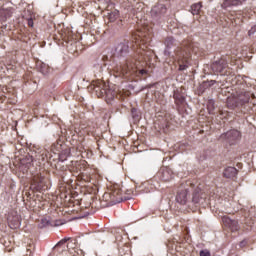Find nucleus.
Returning a JSON list of instances; mask_svg holds the SVG:
<instances>
[{"label":"nucleus","mask_w":256,"mask_h":256,"mask_svg":"<svg viewBox=\"0 0 256 256\" xmlns=\"http://www.w3.org/2000/svg\"><path fill=\"white\" fill-rule=\"evenodd\" d=\"M237 59L231 57V56H222L220 59L216 60L211 65V69L214 73H217L218 75L227 76L233 75V68L229 66L235 65V62Z\"/></svg>","instance_id":"20e7f679"},{"label":"nucleus","mask_w":256,"mask_h":256,"mask_svg":"<svg viewBox=\"0 0 256 256\" xmlns=\"http://www.w3.org/2000/svg\"><path fill=\"white\" fill-rule=\"evenodd\" d=\"M62 150H63V145H61L59 143H54L50 147L51 153H53L54 155H57V156L61 153Z\"/></svg>","instance_id":"393cba45"},{"label":"nucleus","mask_w":256,"mask_h":256,"mask_svg":"<svg viewBox=\"0 0 256 256\" xmlns=\"http://www.w3.org/2000/svg\"><path fill=\"white\" fill-rule=\"evenodd\" d=\"M239 140H241V132L235 129L227 131L219 137V141H225L229 145H235Z\"/></svg>","instance_id":"1a4fd4ad"},{"label":"nucleus","mask_w":256,"mask_h":256,"mask_svg":"<svg viewBox=\"0 0 256 256\" xmlns=\"http://www.w3.org/2000/svg\"><path fill=\"white\" fill-rule=\"evenodd\" d=\"M216 83H217V81L210 80V81H208V87H213V85H215Z\"/></svg>","instance_id":"c9c22d12"},{"label":"nucleus","mask_w":256,"mask_h":256,"mask_svg":"<svg viewBox=\"0 0 256 256\" xmlns=\"http://www.w3.org/2000/svg\"><path fill=\"white\" fill-rule=\"evenodd\" d=\"M104 95L106 96V99H108V101H113V99L117 97V92H115V90L106 88V92L104 93Z\"/></svg>","instance_id":"a878e982"},{"label":"nucleus","mask_w":256,"mask_h":256,"mask_svg":"<svg viewBox=\"0 0 256 256\" xmlns=\"http://www.w3.org/2000/svg\"><path fill=\"white\" fill-rule=\"evenodd\" d=\"M86 191L89 196L81 199V203H84L82 209H99L101 207V201L97 200V193H99V186L94 183H89L86 186Z\"/></svg>","instance_id":"39448f33"},{"label":"nucleus","mask_w":256,"mask_h":256,"mask_svg":"<svg viewBox=\"0 0 256 256\" xmlns=\"http://www.w3.org/2000/svg\"><path fill=\"white\" fill-rule=\"evenodd\" d=\"M200 256H211V252L209 250H201Z\"/></svg>","instance_id":"f704fd0d"},{"label":"nucleus","mask_w":256,"mask_h":256,"mask_svg":"<svg viewBox=\"0 0 256 256\" xmlns=\"http://www.w3.org/2000/svg\"><path fill=\"white\" fill-rule=\"evenodd\" d=\"M62 39L63 41H65L66 43H70V45H73L74 47L80 45V43L77 42V36H75V34H73V31L71 30L64 32V34L62 35Z\"/></svg>","instance_id":"a211bd4d"},{"label":"nucleus","mask_w":256,"mask_h":256,"mask_svg":"<svg viewBox=\"0 0 256 256\" xmlns=\"http://www.w3.org/2000/svg\"><path fill=\"white\" fill-rule=\"evenodd\" d=\"M232 85H235V92L227 98L226 105L228 109H236V107H243L247 105L251 99V92L247 91L245 88V80L241 76H235L232 79Z\"/></svg>","instance_id":"f03ea898"},{"label":"nucleus","mask_w":256,"mask_h":256,"mask_svg":"<svg viewBox=\"0 0 256 256\" xmlns=\"http://www.w3.org/2000/svg\"><path fill=\"white\" fill-rule=\"evenodd\" d=\"M131 116H132V119L134 120V122L139 121L141 119V112H139V110H137V108H132Z\"/></svg>","instance_id":"c85d7f7f"},{"label":"nucleus","mask_w":256,"mask_h":256,"mask_svg":"<svg viewBox=\"0 0 256 256\" xmlns=\"http://www.w3.org/2000/svg\"><path fill=\"white\" fill-rule=\"evenodd\" d=\"M78 179L80 181H84V183H91V176H89L87 173L83 172L78 175Z\"/></svg>","instance_id":"c756f323"},{"label":"nucleus","mask_w":256,"mask_h":256,"mask_svg":"<svg viewBox=\"0 0 256 256\" xmlns=\"http://www.w3.org/2000/svg\"><path fill=\"white\" fill-rule=\"evenodd\" d=\"M245 0H225L221 7L222 9H228V7H237L238 5H243Z\"/></svg>","instance_id":"412c9836"},{"label":"nucleus","mask_w":256,"mask_h":256,"mask_svg":"<svg viewBox=\"0 0 256 256\" xmlns=\"http://www.w3.org/2000/svg\"><path fill=\"white\" fill-rule=\"evenodd\" d=\"M96 93L97 97H105V93L107 90V84L103 80H96L91 83L90 86Z\"/></svg>","instance_id":"4468645a"},{"label":"nucleus","mask_w":256,"mask_h":256,"mask_svg":"<svg viewBox=\"0 0 256 256\" xmlns=\"http://www.w3.org/2000/svg\"><path fill=\"white\" fill-rule=\"evenodd\" d=\"M237 173V168L229 166L224 170L223 175L226 179H233V177H237Z\"/></svg>","instance_id":"4be33fe9"},{"label":"nucleus","mask_w":256,"mask_h":256,"mask_svg":"<svg viewBox=\"0 0 256 256\" xmlns=\"http://www.w3.org/2000/svg\"><path fill=\"white\" fill-rule=\"evenodd\" d=\"M226 24L228 26L231 27H237V25H241V23H243V15L241 14V12H233L231 14H229V16H227V18L225 19Z\"/></svg>","instance_id":"ddd939ff"},{"label":"nucleus","mask_w":256,"mask_h":256,"mask_svg":"<svg viewBox=\"0 0 256 256\" xmlns=\"http://www.w3.org/2000/svg\"><path fill=\"white\" fill-rule=\"evenodd\" d=\"M173 99L178 111H183L187 105V101L185 100L183 93L179 90L174 91Z\"/></svg>","instance_id":"dca6fc26"},{"label":"nucleus","mask_w":256,"mask_h":256,"mask_svg":"<svg viewBox=\"0 0 256 256\" xmlns=\"http://www.w3.org/2000/svg\"><path fill=\"white\" fill-rule=\"evenodd\" d=\"M35 159L40 164L41 163H51V161H55V158H53V155H51L49 153V150H47V149L38 150V152H36Z\"/></svg>","instance_id":"2eb2a0df"},{"label":"nucleus","mask_w":256,"mask_h":256,"mask_svg":"<svg viewBox=\"0 0 256 256\" xmlns=\"http://www.w3.org/2000/svg\"><path fill=\"white\" fill-rule=\"evenodd\" d=\"M102 201L107 203V205H116V203H121L123 201V190L119 185H113L105 192L102 196Z\"/></svg>","instance_id":"423d86ee"},{"label":"nucleus","mask_w":256,"mask_h":256,"mask_svg":"<svg viewBox=\"0 0 256 256\" xmlns=\"http://www.w3.org/2000/svg\"><path fill=\"white\" fill-rule=\"evenodd\" d=\"M71 155V149L69 148H62L60 153L57 155L59 161H67V158Z\"/></svg>","instance_id":"b1692460"},{"label":"nucleus","mask_w":256,"mask_h":256,"mask_svg":"<svg viewBox=\"0 0 256 256\" xmlns=\"http://www.w3.org/2000/svg\"><path fill=\"white\" fill-rule=\"evenodd\" d=\"M247 245V241L240 242V247H245Z\"/></svg>","instance_id":"4c0bfd02"},{"label":"nucleus","mask_w":256,"mask_h":256,"mask_svg":"<svg viewBox=\"0 0 256 256\" xmlns=\"http://www.w3.org/2000/svg\"><path fill=\"white\" fill-rule=\"evenodd\" d=\"M31 190L38 191H47L49 189V177H47V173L36 174L31 182Z\"/></svg>","instance_id":"0eeeda50"},{"label":"nucleus","mask_w":256,"mask_h":256,"mask_svg":"<svg viewBox=\"0 0 256 256\" xmlns=\"http://www.w3.org/2000/svg\"><path fill=\"white\" fill-rule=\"evenodd\" d=\"M164 45H166V47L171 48L173 47V45H175V39L173 37H167L164 41Z\"/></svg>","instance_id":"7c9ffc66"},{"label":"nucleus","mask_w":256,"mask_h":256,"mask_svg":"<svg viewBox=\"0 0 256 256\" xmlns=\"http://www.w3.org/2000/svg\"><path fill=\"white\" fill-rule=\"evenodd\" d=\"M201 201V194L199 192H194L192 196V202L197 204Z\"/></svg>","instance_id":"72a5a7b5"},{"label":"nucleus","mask_w":256,"mask_h":256,"mask_svg":"<svg viewBox=\"0 0 256 256\" xmlns=\"http://www.w3.org/2000/svg\"><path fill=\"white\" fill-rule=\"evenodd\" d=\"M188 195H189V187L187 186V184H182L178 188V192L176 195L177 203H180V205H185L187 203Z\"/></svg>","instance_id":"f8f14e48"},{"label":"nucleus","mask_w":256,"mask_h":256,"mask_svg":"<svg viewBox=\"0 0 256 256\" xmlns=\"http://www.w3.org/2000/svg\"><path fill=\"white\" fill-rule=\"evenodd\" d=\"M165 13H167V7H165L163 4H157L151 10V17L158 21V19L165 16Z\"/></svg>","instance_id":"f3484780"},{"label":"nucleus","mask_w":256,"mask_h":256,"mask_svg":"<svg viewBox=\"0 0 256 256\" xmlns=\"http://www.w3.org/2000/svg\"><path fill=\"white\" fill-rule=\"evenodd\" d=\"M153 39V28L144 24L132 35L131 40H124L118 44L116 50L121 57L127 58L113 68L115 77H133L135 75H145L147 71L143 69L151 61L153 51L147 50V46ZM130 53V54H129Z\"/></svg>","instance_id":"f257e3e1"},{"label":"nucleus","mask_w":256,"mask_h":256,"mask_svg":"<svg viewBox=\"0 0 256 256\" xmlns=\"http://www.w3.org/2000/svg\"><path fill=\"white\" fill-rule=\"evenodd\" d=\"M8 225H9L10 229H19V227L21 225V220L19 219V217L17 215L9 216L8 217Z\"/></svg>","instance_id":"aec40b11"},{"label":"nucleus","mask_w":256,"mask_h":256,"mask_svg":"<svg viewBox=\"0 0 256 256\" xmlns=\"http://www.w3.org/2000/svg\"><path fill=\"white\" fill-rule=\"evenodd\" d=\"M117 19H119V11L115 10L108 14V20L110 21V23H115Z\"/></svg>","instance_id":"cd10ccee"},{"label":"nucleus","mask_w":256,"mask_h":256,"mask_svg":"<svg viewBox=\"0 0 256 256\" xmlns=\"http://www.w3.org/2000/svg\"><path fill=\"white\" fill-rule=\"evenodd\" d=\"M248 37H250V39H256V25L252 26L251 29L248 30Z\"/></svg>","instance_id":"2f4dec72"},{"label":"nucleus","mask_w":256,"mask_h":256,"mask_svg":"<svg viewBox=\"0 0 256 256\" xmlns=\"http://www.w3.org/2000/svg\"><path fill=\"white\" fill-rule=\"evenodd\" d=\"M36 66H37V69L40 71V73H42V75H47L49 71H51V68L49 67V65H47L42 61H38Z\"/></svg>","instance_id":"5701e85b"},{"label":"nucleus","mask_w":256,"mask_h":256,"mask_svg":"<svg viewBox=\"0 0 256 256\" xmlns=\"http://www.w3.org/2000/svg\"><path fill=\"white\" fill-rule=\"evenodd\" d=\"M69 171L77 175V177H79L81 173L87 171V162L85 160L75 162L72 161V164L69 167Z\"/></svg>","instance_id":"9b49d317"},{"label":"nucleus","mask_w":256,"mask_h":256,"mask_svg":"<svg viewBox=\"0 0 256 256\" xmlns=\"http://www.w3.org/2000/svg\"><path fill=\"white\" fill-rule=\"evenodd\" d=\"M77 248V240L75 239H63L60 242L57 243V245L54 247L56 251H59L60 253H63V251H68V253H72Z\"/></svg>","instance_id":"6e6552de"},{"label":"nucleus","mask_w":256,"mask_h":256,"mask_svg":"<svg viewBox=\"0 0 256 256\" xmlns=\"http://www.w3.org/2000/svg\"><path fill=\"white\" fill-rule=\"evenodd\" d=\"M158 177L160 181L167 183V181H171L173 179V173L168 168H161L158 172Z\"/></svg>","instance_id":"6ab92c4d"},{"label":"nucleus","mask_w":256,"mask_h":256,"mask_svg":"<svg viewBox=\"0 0 256 256\" xmlns=\"http://www.w3.org/2000/svg\"><path fill=\"white\" fill-rule=\"evenodd\" d=\"M222 223L230 233H237V235L241 233V224H239V221L223 216Z\"/></svg>","instance_id":"9d476101"},{"label":"nucleus","mask_w":256,"mask_h":256,"mask_svg":"<svg viewBox=\"0 0 256 256\" xmlns=\"http://www.w3.org/2000/svg\"><path fill=\"white\" fill-rule=\"evenodd\" d=\"M220 115H223V112H222V111H220Z\"/></svg>","instance_id":"ea45409f"},{"label":"nucleus","mask_w":256,"mask_h":256,"mask_svg":"<svg viewBox=\"0 0 256 256\" xmlns=\"http://www.w3.org/2000/svg\"><path fill=\"white\" fill-rule=\"evenodd\" d=\"M201 7H203V5H201V2L193 4L191 6V13H192V15H199V13H201Z\"/></svg>","instance_id":"bb28decb"},{"label":"nucleus","mask_w":256,"mask_h":256,"mask_svg":"<svg viewBox=\"0 0 256 256\" xmlns=\"http://www.w3.org/2000/svg\"><path fill=\"white\" fill-rule=\"evenodd\" d=\"M28 26L33 27V19L28 20Z\"/></svg>","instance_id":"e433bc0d"},{"label":"nucleus","mask_w":256,"mask_h":256,"mask_svg":"<svg viewBox=\"0 0 256 256\" xmlns=\"http://www.w3.org/2000/svg\"><path fill=\"white\" fill-rule=\"evenodd\" d=\"M211 105H212V107H213V102H210V103H209V107H211Z\"/></svg>","instance_id":"58836bf2"},{"label":"nucleus","mask_w":256,"mask_h":256,"mask_svg":"<svg viewBox=\"0 0 256 256\" xmlns=\"http://www.w3.org/2000/svg\"><path fill=\"white\" fill-rule=\"evenodd\" d=\"M193 41L184 40L180 47L175 50L178 71H186L191 66V52L193 51Z\"/></svg>","instance_id":"7ed1b4c3"},{"label":"nucleus","mask_w":256,"mask_h":256,"mask_svg":"<svg viewBox=\"0 0 256 256\" xmlns=\"http://www.w3.org/2000/svg\"><path fill=\"white\" fill-rule=\"evenodd\" d=\"M70 255H72V256H85V252L81 248L77 247L74 251H72V253Z\"/></svg>","instance_id":"473e14b6"}]
</instances>
